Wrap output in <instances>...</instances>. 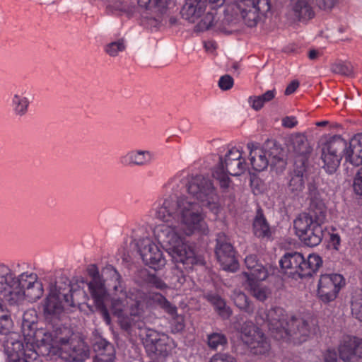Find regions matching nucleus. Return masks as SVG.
Wrapping results in <instances>:
<instances>
[{
  "label": "nucleus",
  "instance_id": "f257e3e1",
  "mask_svg": "<svg viewBox=\"0 0 362 362\" xmlns=\"http://www.w3.org/2000/svg\"><path fill=\"white\" fill-rule=\"evenodd\" d=\"M319 148L322 168L329 174L336 172L343 158L346 162L358 166L362 164V134H356L349 142L340 135L320 141Z\"/></svg>",
  "mask_w": 362,
  "mask_h": 362
},
{
  "label": "nucleus",
  "instance_id": "f03ea898",
  "mask_svg": "<svg viewBox=\"0 0 362 362\" xmlns=\"http://www.w3.org/2000/svg\"><path fill=\"white\" fill-rule=\"evenodd\" d=\"M154 233L174 263L182 264L186 269L205 264L204 259L197 255L194 249L184 241L176 227L162 224L156 227Z\"/></svg>",
  "mask_w": 362,
  "mask_h": 362
},
{
  "label": "nucleus",
  "instance_id": "7ed1b4c3",
  "mask_svg": "<svg viewBox=\"0 0 362 362\" xmlns=\"http://www.w3.org/2000/svg\"><path fill=\"white\" fill-rule=\"evenodd\" d=\"M327 212L307 211L301 213L294 220L296 234L300 240L308 247H315L320 244L324 237V227Z\"/></svg>",
  "mask_w": 362,
  "mask_h": 362
},
{
  "label": "nucleus",
  "instance_id": "20e7f679",
  "mask_svg": "<svg viewBox=\"0 0 362 362\" xmlns=\"http://www.w3.org/2000/svg\"><path fill=\"white\" fill-rule=\"evenodd\" d=\"M177 218L180 223V230L190 236L196 233L206 234L208 226L204 220L202 205L191 202L186 197H180Z\"/></svg>",
  "mask_w": 362,
  "mask_h": 362
},
{
  "label": "nucleus",
  "instance_id": "39448f33",
  "mask_svg": "<svg viewBox=\"0 0 362 362\" xmlns=\"http://www.w3.org/2000/svg\"><path fill=\"white\" fill-rule=\"evenodd\" d=\"M69 288H62L59 283H56L49 288L48 294L42 300L40 307L42 316L46 324L58 322L62 320L65 310H69L66 298H67Z\"/></svg>",
  "mask_w": 362,
  "mask_h": 362
},
{
  "label": "nucleus",
  "instance_id": "423d86ee",
  "mask_svg": "<svg viewBox=\"0 0 362 362\" xmlns=\"http://www.w3.org/2000/svg\"><path fill=\"white\" fill-rule=\"evenodd\" d=\"M246 163L242 158V153L235 148L228 150L224 158L219 157V162L213 171V177L219 180L223 188H228L230 183L228 175H240L245 170Z\"/></svg>",
  "mask_w": 362,
  "mask_h": 362
},
{
  "label": "nucleus",
  "instance_id": "0eeeda50",
  "mask_svg": "<svg viewBox=\"0 0 362 362\" xmlns=\"http://www.w3.org/2000/svg\"><path fill=\"white\" fill-rule=\"evenodd\" d=\"M139 334L151 361L165 362L172 350L170 338L151 328H145L144 333Z\"/></svg>",
  "mask_w": 362,
  "mask_h": 362
},
{
  "label": "nucleus",
  "instance_id": "6e6552de",
  "mask_svg": "<svg viewBox=\"0 0 362 362\" xmlns=\"http://www.w3.org/2000/svg\"><path fill=\"white\" fill-rule=\"evenodd\" d=\"M186 187L188 193L198 200L200 204L209 208L213 212H217L216 189L209 178L202 175L192 177Z\"/></svg>",
  "mask_w": 362,
  "mask_h": 362
},
{
  "label": "nucleus",
  "instance_id": "1a4fd4ad",
  "mask_svg": "<svg viewBox=\"0 0 362 362\" xmlns=\"http://www.w3.org/2000/svg\"><path fill=\"white\" fill-rule=\"evenodd\" d=\"M318 329L313 319H304L300 317L290 316L287 322L286 334L281 340L300 345L314 336Z\"/></svg>",
  "mask_w": 362,
  "mask_h": 362
},
{
  "label": "nucleus",
  "instance_id": "9d476101",
  "mask_svg": "<svg viewBox=\"0 0 362 362\" xmlns=\"http://www.w3.org/2000/svg\"><path fill=\"white\" fill-rule=\"evenodd\" d=\"M71 330L63 325L62 320L58 322L46 324L44 338H42V349L40 354L49 355L51 349L57 348L62 350L63 346L69 344L73 338Z\"/></svg>",
  "mask_w": 362,
  "mask_h": 362
},
{
  "label": "nucleus",
  "instance_id": "9b49d317",
  "mask_svg": "<svg viewBox=\"0 0 362 362\" xmlns=\"http://www.w3.org/2000/svg\"><path fill=\"white\" fill-rule=\"evenodd\" d=\"M88 272L92 277V280L88 284V286L95 303V310L101 315L104 321L109 325L112 320L108 309L105 304L107 294L104 282L95 265H91L88 269Z\"/></svg>",
  "mask_w": 362,
  "mask_h": 362
},
{
  "label": "nucleus",
  "instance_id": "f8f14e48",
  "mask_svg": "<svg viewBox=\"0 0 362 362\" xmlns=\"http://www.w3.org/2000/svg\"><path fill=\"white\" fill-rule=\"evenodd\" d=\"M345 284V279L339 274H322L317 284L318 298L325 304L334 301Z\"/></svg>",
  "mask_w": 362,
  "mask_h": 362
},
{
  "label": "nucleus",
  "instance_id": "ddd939ff",
  "mask_svg": "<svg viewBox=\"0 0 362 362\" xmlns=\"http://www.w3.org/2000/svg\"><path fill=\"white\" fill-rule=\"evenodd\" d=\"M271 8L270 0H241L238 4L242 18L250 28L256 26L260 16H266Z\"/></svg>",
  "mask_w": 362,
  "mask_h": 362
},
{
  "label": "nucleus",
  "instance_id": "4468645a",
  "mask_svg": "<svg viewBox=\"0 0 362 362\" xmlns=\"http://www.w3.org/2000/svg\"><path fill=\"white\" fill-rule=\"evenodd\" d=\"M215 254L223 269L235 272L239 268V263L235 256L233 246L228 238L223 233H219L216 236Z\"/></svg>",
  "mask_w": 362,
  "mask_h": 362
},
{
  "label": "nucleus",
  "instance_id": "2eb2a0df",
  "mask_svg": "<svg viewBox=\"0 0 362 362\" xmlns=\"http://www.w3.org/2000/svg\"><path fill=\"white\" fill-rule=\"evenodd\" d=\"M225 0H186L180 14L182 18L194 23L199 19L208 8L214 10L223 6Z\"/></svg>",
  "mask_w": 362,
  "mask_h": 362
},
{
  "label": "nucleus",
  "instance_id": "dca6fc26",
  "mask_svg": "<svg viewBox=\"0 0 362 362\" xmlns=\"http://www.w3.org/2000/svg\"><path fill=\"white\" fill-rule=\"evenodd\" d=\"M137 247L144 263L149 267L158 270L165 265L166 260L162 251L150 239L139 240Z\"/></svg>",
  "mask_w": 362,
  "mask_h": 362
},
{
  "label": "nucleus",
  "instance_id": "f3484780",
  "mask_svg": "<svg viewBox=\"0 0 362 362\" xmlns=\"http://www.w3.org/2000/svg\"><path fill=\"white\" fill-rule=\"evenodd\" d=\"M289 318L285 310L280 307L272 308L266 312L264 323L273 338L281 340L283 335L286 334Z\"/></svg>",
  "mask_w": 362,
  "mask_h": 362
},
{
  "label": "nucleus",
  "instance_id": "a211bd4d",
  "mask_svg": "<svg viewBox=\"0 0 362 362\" xmlns=\"http://www.w3.org/2000/svg\"><path fill=\"white\" fill-rule=\"evenodd\" d=\"M22 332L28 342L36 344L37 349L40 353L42 349V338H44L45 329H37V315L35 310H28L23 316Z\"/></svg>",
  "mask_w": 362,
  "mask_h": 362
},
{
  "label": "nucleus",
  "instance_id": "6ab92c4d",
  "mask_svg": "<svg viewBox=\"0 0 362 362\" xmlns=\"http://www.w3.org/2000/svg\"><path fill=\"white\" fill-rule=\"evenodd\" d=\"M308 165L303 164V160L300 158L293 163V170L288 174L287 192L296 197L298 196L305 188V179Z\"/></svg>",
  "mask_w": 362,
  "mask_h": 362
},
{
  "label": "nucleus",
  "instance_id": "aec40b11",
  "mask_svg": "<svg viewBox=\"0 0 362 362\" xmlns=\"http://www.w3.org/2000/svg\"><path fill=\"white\" fill-rule=\"evenodd\" d=\"M114 289L117 293L122 294L125 298L129 299L130 302L127 303L129 304V310L132 315L141 318L144 313V303L146 305V293L139 289L126 291L119 282L118 285L114 286Z\"/></svg>",
  "mask_w": 362,
  "mask_h": 362
},
{
  "label": "nucleus",
  "instance_id": "412c9836",
  "mask_svg": "<svg viewBox=\"0 0 362 362\" xmlns=\"http://www.w3.org/2000/svg\"><path fill=\"white\" fill-rule=\"evenodd\" d=\"M264 151L270 163V168L276 173H281L286 168L287 161L285 152L281 146L274 140H267L264 144Z\"/></svg>",
  "mask_w": 362,
  "mask_h": 362
},
{
  "label": "nucleus",
  "instance_id": "4be33fe9",
  "mask_svg": "<svg viewBox=\"0 0 362 362\" xmlns=\"http://www.w3.org/2000/svg\"><path fill=\"white\" fill-rule=\"evenodd\" d=\"M62 356L69 362H83L89 357V347L86 342L78 337L72 338L69 344L61 350Z\"/></svg>",
  "mask_w": 362,
  "mask_h": 362
},
{
  "label": "nucleus",
  "instance_id": "5701e85b",
  "mask_svg": "<svg viewBox=\"0 0 362 362\" xmlns=\"http://www.w3.org/2000/svg\"><path fill=\"white\" fill-rule=\"evenodd\" d=\"M303 257V254L298 252H286L279 261L281 269L288 276L300 279V270L302 269Z\"/></svg>",
  "mask_w": 362,
  "mask_h": 362
},
{
  "label": "nucleus",
  "instance_id": "b1692460",
  "mask_svg": "<svg viewBox=\"0 0 362 362\" xmlns=\"http://www.w3.org/2000/svg\"><path fill=\"white\" fill-rule=\"evenodd\" d=\"M289 151L296 154L294 162L301 158L303 164L308 165V158L313 151L307 137L300 133L293 134L289 140Z\"/></svg>",
  "mask_w": 362,
  "mask_h": 362
},
{
  "label": "nucleus",
  "instance_id": "393cba45",
  "mask_svg": "<svg viewBox=\"0 0 362 362\" xmlns=\"http://www.w3.org/2000/svg\"><path fill=\"white\" fill-rule=\"evenodd\" d=\"M290 11L298 21H308L314 18L313 0H290Z\"/></svg>",
  "mask_w": 362,
  "mask_h": 362
},
{
  "label": "nucleus",
  "instance_id": "a878e982",
  "mask_svg": "<svg viewBox=\"0 0 362 362\" xmlns=\"http://www.w3.org/2000/svg\"><path fill=\"white\" fill-rule=\"evenodd\" d=\"M37 279V276L34 273H23L16 277V291H13L8 300L10 305H15L23 300L25 297L24 291L27 290Z\"/></svg>",
  "mask_w": 362,
  "mask_h": 362
},
{
  "label": "nucleus",
  "instance_id": "bb28decb",
  "mask_svg": "<svg viewBox=\"0 0 362 362\" xmlns=\"http://www.w3.org/2000/svg\"><path fill=\"white\" fill-rule=\"evenodd\" d=\"M16 277L9 267L0 264V293L4 295L8 302L12 297L13 291H16Z\"/></svg>",
  "mask_w": 362,
  "mask_h": 362
},
{
  "label": "nucleus",
  "instance_id": "cd10ccee",
  "mask_svg": "<svg viewBox=\"0 0 362 362\" xmlns=\"http://www.w3.org/2000/svg\"><path fill=\"white\" fill-rule=\"evenodd\" d=\"M247 146L250 150V164L255 170L261 172L270 166L263 146L260 147L258 144L248 143Z\"/></svg>",
  "mask_w": 362,
  "mask_h": 362
},
{
  "label": "nucleus",
  "instance_id": "c85d7f7f",
  "mask_svg": "<svg viewBox=\"0 0 362 362\" xmlns=\"http://www.w3.org/2000/svg\"><path fill=\"white\" fill-rule=\"evenodd\" d=\"M245 264L248 272H244L243 274L246 277V280L249 279H257L259 280H265L268 276L267 269L258 262L257 257L255 255H250L245 257Z\"/></svg>",
  "mask_w": 362,
  "mask_h": 362
},
{
  "label": "nucleus",
  "instance_id": "c756f323",
  "mask_svg": "<svg viewBox=\"0 0 362 362\" xmlns=\"http://www.w3.org/2000/svg\"><path fill=\"white\" fill-rule=\"evenodd\" d=\"M96 355L94 362H114L115 350L114 346L105 339H99L93 344Z\"/></svg>",
  "mask_w": 362,
  "mask_h": 362
},
{
  "label": "nucleus",
  "instance_id": "7c9ffc66",
  "mask_svg": "<svg viewBox=\"0 0 362 362\" xmlns=\"http://www.w3.org/2000/svg\"><path fill=\"white\" fill-rule=\"evenodd\" d=\"M117 323L120 329L127 333L129 335H132L135 329L140 331L139 334L144 333V329L147 328L145 326L144 321L137 316L132 315V313L125 314L124 313L117 318Z\"/></svg>",
  "mask_w": 362,
  "mask_h": 362
},
{
  "label": "nucleus",
  "instance_id": "2f4dec72",
  "mask_svg": "<svg viewBox=\"0 0 362 362\" xmlns=\"http://www.w3.org/2000/svg\"><path fill=\"white\" fill-rule=\"evenodd\" d=\"M62 288H65L66 286L69 288L68 293H66L67 298L65 299L69 309L71 308H76L81 304L86 303L88 299L85 291L80 288L78 286L74 287L71 285L69 281L64 282H59Z\"/></svg>",
  "mask_w": 362,
  "mask_h": 362
},
{
  "label": "nucleus",
  "instance_id": "473e14b6",
  "mask_svg": "<svg viewBox=\"0 0 362 362\" xmlns=\"http://www.w3.org/2000/svg\"><path fill=\"white\" fill-rule=\"evenodd\" d=\"M180 197H170L165 199L162 206L156 211V217L160 220L168 222L171 218L177 217L179 209Z\"/></svg>",
  "mask_w": 362,
  "mask_h": 362
},
{
  "label": "nucleus",
  "instance_id": "72a5a7b5",
  "mask_svg": "<svg viewBox=\"0 0 362 362\" xmlns=\"http://www.w3.org/2000/svg\"><path fill=\"white\" fill-rule=\"evenodd\" d=\"M146 306L159 307L169 315H175L177 307L172 304L164 296L158 292L146 293Z\"/></svg>",
  "mask_w": 362,
  "mask_h": 362
},
{
  "label": "nucleus",
  "instance_id": "f704fd0d",
  "mask_svg": "<svg viewBox=\"0 0 362 362\" xmlns=\"http://www.w3.org/2000/svg\"><path fill=\"white\" fill-rule=\"evenodd\" d=\"M252 230L255 236L261 238H270L272 231L263 210L259 207L257 209L256 215L253 219Z\"/></svg>",
  "mask_w": 362,
  "mask_h": 362
},
{
  "label": "nucleus",
  "instance_id": "c9c22d12",
  "mask_svg": "<svg viewBox=\"0 0 362 362\" xmlns=\"http://www.w3.org/2000/svg\"><path fill=\"white\" fill-rule=\"evenodd\" d=\"M308 197L310 204L308 211L313 212H327V207L325 202L321 199L320 194L317 190V187L314 182L308 184Z\"/></svg>",
  "mask_w": 362,
  "mask_h": 362
},
{
  "label": "nucleus",
  "instance_id": "e433bc0d",
  "mask_svg": "<svg viewBox=\"0 0 362 362\" xmlns=\"http://www.w3.org/2000/svg\"><path fill=\"white\" fill-rule=\"evenodd\" d=\"M322 265V259L320 256L316 254H310L307 258L303 257V262L301 265L302 269L300 279L310 277L316 273Z\"/></svg>",
  "mask_w": 362,
  "mask_h": 362
},
{
  "label": "nucleus",
  "instance_id": "4c0bfd02",
  "mask_svg": "<svg viewBox=\"0 0 362 362\" xmlns=\"http://www.w3.org/2000/svg\"><path fill=\"white\" fill-rule=\"evenodd\" d=\"M204 298L211 303L218 314L223 319H228L232 311L230 308L226 306L225 300L218 295L214 293H208Z\"/></svg>",
  "mask_w": 362,
  "mask_h": 362
},
{
  "label": "nucleus",
  "instance_id": "58836bf2",
  "mask_svg": "<svg viewBox=\"0 0 362 362\" xmlns=\"http://www.w3.org/2000/svg\"><path fill=\"white\" fill-rule=\"evenodd\" d=\"M261 281L257 279H249V280H246V284L250 294L257 300L264 302L268 298L270 292L266 286L259 283Z\"/></svg>",
  "mask_w": 362,
  "mask_h": 362
},
{
  "label": "nucleus",
  "instance_id": "ea45409f",
  "mask_svg": "<svg viewBox=\"0 0 362 362\" xmlns=\"http://www.w3.org/2000/svg\"><path fill=\"white\" fill-rule=\"evenodd\" d=\"M354 346H356L354 337H346L339 348L340 359L344 362L351 361L356 356Z\"/></svg>",
  "mask_w": 362,
  "mask_h": 362
},
{
  "label": "nucleus",
  "instance_id": "a19ab883",
  "mask_svg": "<svg viewBox=\"0 0 362 362\" xmlns=\"http://www.w3.org/2000/svg\"><path fill=\"white\" fill-rule=\"evenodd\" d=\"M276 93V90L273 89L267 90L264 94L258 96H250L248 99L249 103L252 109L258 111L263 107L265 103L270 102L275 98Z\"/></svg>",
  "mask_w": 362,
  "mask_h": 362
},
{
  "label": "nucleus",
  "instance_id": "79ce46f5",
  "mask_svg": "<svg viewBox=\"0 0 362 362\" xmlns=\"http://www.w3.org/2000/svg\"><path fill=\"white\" fill-rule=\"evenodd\" d=\"M207 344L210 349H224L228 345V339L222 332H214L207 335Z\"/></svg>",
  "mask_w": 362,
  "mask_h": 362
},
{
  "label": "nucleus",
  "instance_id": "37998d69",
  "mask_svg": "<svg viewBox=\"0 0 362 362\" xmlns=\"http://www.w3.org/2000/svg\"><path fill=\"white\" fill-rule=\"evenodd\" d=\"M233 300L235 305L240 310L248 314H251L255 310V305L249 298L243 292H235L233 296Z\"/></svg>",
  "mask_w": 362,
  "mask_h": 362
},
{
  "label": "nucleus",
  "instance_id": "c03bdc74",
  "mask_svg": "<svg viewBox=\"0 0 362 362\" xmlns=\"http://www.w3.org/2000/svg\"><path fill=\"white\" fill-rule=\"evenodd\" d=\"M107 8L112 13L119 16L125 14L128 17H130L133 13L132 8L127 2L124 1V0H112L107 6Z\"/></svg>",
  "mask_w": 362,
  "mask_h": 362
},
{
  "label": "nucleus",
  "instance_id": "a18cd8bd",
  "mask_svg": "<svg viewBox=\"0 0 362 362\" xmlns=\"http://www.w3.org/2000/svg\"><path fill=\"white\" fill-rule=\"evenodd\" d=\"M351 310L352 315L362 322V290L356 289L351 295Z\"/></svg>",
  "mask_w": 362,
  "mask_h": 362
},
{
  "label": "nucleus",
  "instance_id": "49530a36",
  "mask_svg": "<svg viewBox=\"0 0 362 362\" xmlns=\"http://www.w3.org/2000/svg\"><path fill=\"white\" fill-rule=\"evenodd\" d=\"M216 9L212 10L209 8V10L206 11V12L203 15V18L196 25V30L199 32H202L206 30H209L214 25V21L215 19V16L216 15Z\"/></svg>",
  "mask_w": 362,
  "mask_h": 362
},
{
  "label": "nucleus",
  "instance_id": "de8ad7c7",
  "mask_svg": "<svg viewBox=\"0 0 362 362\" xmlns=\"http://www.w3.org/2000/svg\"><path fill=\"white\" fill-rule=\"evenodd\" d=\"M25 293V298H26L29 301L35 302L38 299H40L44 293L43 286L42 282L35 280V281L25 291H23Z\"/></svg>",
  "mask_w": 362,
  "mask_h": 362
},
{
  "label": "nucleus",
  "instance_id": "09e8293b",
  "mask_svg": "<svg viewBox=\"0 0 362 362\" xmlns=\"http://www.w3.org/2000/svg\"><path fill=\"white\" fill-rule=\"evenodd\" d=\"M6 352L7 354V358H11L12 355H16L20 357L28 356L30 354L27 353L24 349L23 344L18 340L7 342L6 346Z\"/></svg>",
  "mask_w": 362,
  "mask_h": 362
},
{
  "label": "nucleus",
  "instance_id": "8fccbe9b",
  "mask_svg": "<svg viewBox=\"0 0 362 362\" xmlns=\"http://www.w3.org/2000/svg\"><path fill=\"white\" fill-rule=\"evenodd\" d=\"M126 49V44L124 38L107 44L105 47V52L112 57H116L120 52Z\"/></svg>",
  "mask_w": 362,
  "mask_h": 362
},
{
  "label": "nucleus",
  "instance_id": "3c124183",
  "mask_svg": "<svg viewBox=\"0 0 362 362\" xmlns=\"http://www.w3.org/2000/svg\"><path fill=\"white\" fill-rule=\"evenodd\" d=\"M237 20L232 15L226 14L218 29L225 34H231L237 30L235 26Z\"/></svg>",
  "mask_w": 362,
  "mask_h": 362
},
{
  "label": "nucleus",
  "instance_id": "603ef678",
  "mask_svg": "<svg viewBox=\"0 0 362 362\" xmlns=\"http://www.w3.org/2000/svg\"><path fill=\"white\" fill-rule=\"evenodd\" d=\"M130 162L136 165H144L151 159V153L148 151H137L130 154Z\"/></svg>",
  "mask_w": 362,
  "mask_h": 362
},
{
  "label": "nucleus",
  "instance_id": "864d4df0",
  "mask_svg": "<svg viewBox=\"0 0 362 362\" xmlns=\"http://www.w3.org/2000/svg\"><path fill=\"white\" fill-rule=\"evenodd\" d=\"M13 103L15 105V111L19 115H23L29 105L27 98L16 94L13 98Z\"/></svg>",
  "mask_w": 362,
  "mask_h": 362
},
{
  "label": "nucleus",
  "instance_id": "5fc2aeb1",
  "mask_svg": "<svg viewBox=\"0 0 362 362\" xmlns=\"http://www.w3.org/2000/svg\"><path fill=\"white\" fill-rule=\"evenodd\" d=\"M121 295V297L113 298L111 301V311L112 315L117 318L124 314L125 308V303L122 299L124 297L122 294Z\"/></svg>",
  "mask_w": 362,
  "mask_h": 362
},
{
  "label": "nucleus",
  "instance_id": "6e6d98bb",
  "mask_svg": "<svg viewBox=\"0 0 362 362\" xmlns=\"http://www.w3.org/2000/svg\"><path fill=\"white\" fill-rule=\"evenodd\" d=\"M331 70L334 74L345 76H351L353 73L352 66L346 63H336L332 64Z\"/></svg>",
  "mask_w": 362,
  "mask_h": 362
},
{
  "label": "nucleus",
  "instance_id": "4d7b16f0",
  "mask_svg": "<svg viewBox=\"0 0 362 362\" xmlns=\"http://www.w3.org/2000/svg\"><path fill=\"white\" fill-rule=\"evenodd\" d=\"M144 280L147 284L158 289L162 290L168 287L166 284L154 274L146 273L144 276Z\"/></svg>",
  "mask_w": 362,
  "mask_h": 362
},
{
  "label": "nucleus",
  "instance_id": "13d9d810",
  "mask_svg": "<svg viewBox=\"0 0 362 362\" xmlns=\"http://www.w3.org/2000/svg\"><path fill=\"white\" fill-rule=\"evenodd\" d=\"M13 328V321L11 315L4 313L0 315V334H7L11 332Z\"/></svg>",
  "mask_w": 362,
  "mask_h": 362
},
{
  "label": "nucleus",
  "instance_id": "bf43d9fd",
  "mask_svg": "<svg viewBox=\"0 0 362 362\" xmlns=\"http://www.w3.org/2000/svg\"><path fill=\"white\" fill-rule=\"evenodd\" d=\"M252 350L254 354L265 355L270 350V344L267 340L262 339L253 344Z\"/></svg>",
  "mask_w": 362,
  "mask_h": 362
},
{
  "label": "nucleus",
  "instance_id": "052dcab7",
  "mask_svg": "<svg viewBox=\"0 0 362 362\" xmlns=\"http://www.w3.org/2000/svg\"><path fill=\"white\" fill-rule=\"evenodd\" d=\"M170 315L173 317L172 332L173 333H178L183 331L185 327L184 317L181 315H177V312L175 315Z\"/></svg>",
  "mask_w": 362,
  "mask_h": 362
},
{
  "label": "nucleus",
  "instance_id": "680f3d73",
  "mask_svg": "<svg viewBox=\"0 0 362 362\" xmlns=\"http://www.w3.org/2000/svg\"><path fill=\"white\" fill-rule=\"evenodd\" d=\"M209 362H237L235 357L233 356L225 354L218 353L214 355L210 359Z\"/></svg>",
  "mask_w": 362,
  "mask_h": 362
},
{
  "label": "nucleus",
  "instance_id": "e2e57ef3",
  "mask_svg": "<svg viewBox=\"0 0 362 362\" xmlns=\"http://www.w3.org/2000/svg\"><path fill=\"white\" fill-rule=\"evenodd\" d=\"M233 78L230 75L226 74L220 78L218 86L221 90H227L233 87Z\"/></svg>",
  "mask_w": 362,
  "mask_h": 362
},
{
  "label": "nucleus",
  "instance_id": "0e129e2a",
  "mask_svg": "<svg viewBox=\"0 0 362 362\" xmlns=\"http://www.w3.org/2000/svg\"><path fill=\"white\" fill-rule=\"evenodd\" d=\"M353 187L356 194L362 196V167L358 169L355 176Z\"/></svg>",
  "mask_w": 362,
  "mask_h": 362
},
{
  "label": "nucleus",
  "instance_id": "69168bd1",
  "mask_svg": "<svg viewBox=\"0 0 362 362\" xmlns=\"http://www.w3.org/2000/svg\"><path fill=\"white\" fill-rule=\"evenodd\" d=\"M172 4V0H154V4L156 8L161 13L165 12L166 9Z\"/></svg>",
  "mask_w": 362,
  "mask_h": 362
},
{
  "label": "nucleus",
  "instance_id": "338daca9",
  "mask_svg": "<svg viewBox=\"0 0 362 362\" xmlns=\"http://www.w3.org/2000/svg\"><path fill=\"white\" fill-rule=\"evenodd\" d=\"M336 0H316V4L320 9L327 10L332 8Z\"/></svg>",
  "mask_w": 362,
  "mask_h": 362
},
{
  "label": "nucleus",
  "instance_id": "774afa93",
  "mask_svg": "<svg viewBox=\"0 0 362 362\" xmlns=\"http://www.w3.org/2000/svg\"><path fill=\"white\" fill-rule=\"evenodd\" d=\"M354 341L356 344V346H354L356 356L362 358V339L354 337Z\"/></svg>",
  "mask_w": 362,
  "mask_h": 362
}]
</instances>
